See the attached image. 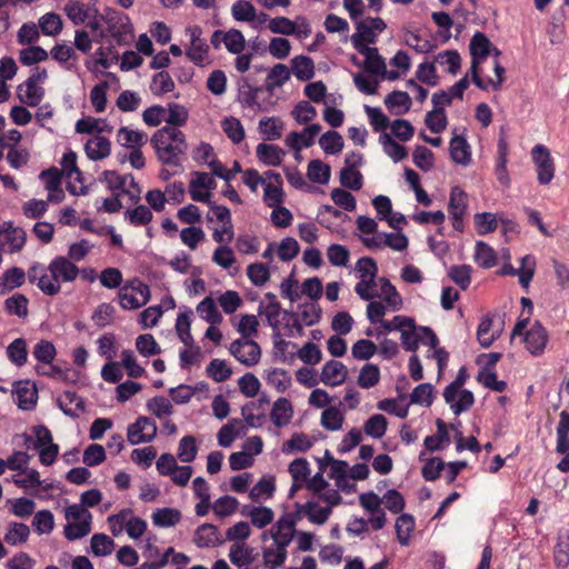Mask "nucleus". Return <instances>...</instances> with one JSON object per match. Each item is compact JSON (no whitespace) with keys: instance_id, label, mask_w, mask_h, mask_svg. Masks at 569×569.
<instances>
[{"instance_id":"1","label":"nucleus","mask_w":569,"mask_h":569,"mask_svg":"<svg viewBox=\"0 0 569 569\" xmlns=\"http://www.w3.org/2000/svg\"><path fill=\"white\" fill-rule=\"evenodd\" d=\"M150 142L162 164L181 167L188 143L180 129L162 127L152 134Z\"/></svg>"},{"instance_id":"2","label":"nucleus","mask_w":569,"mask_h":569,"mask_svg":"<svg viewBox=\"0 0 569 569\" xmlns=\"http://www.w3.org/2000/svg\"><path fill=\"white\" fill-rule=\"evenodd\" d=\"M355 272L359 279L355 292L360 299L372 300L377 298L379 296V279H377L378 266L376 261L370 257L360 258L355 266Z\"/></svg>"},{"instance_id":"3","label":"nucleus","mask_w":569,"mask_h":569,"mask_svg":"<svg viewBox=\"0 0 569 569\" xmlns=\"http://www.w3.org/2000/svg\"><path fill=\"white\" fill-rule=\"evenodd\" d=\"M66 525L63 535L69 541L82 539L91 532L92 515L80 505L73 503L64 508Z\"/></svg>"},{"instance_id":"4","label":"nucleus","mask_w":569,"mask_h":569,"mask_svg":"<svg viewBox=\"0 0 569 569\" xmlns=\"http://www.w3.org/2000/svg\"><path fill=\"white\" fill-rule=\"evenodd\" d=\"M106 26V37L110 36L117 44H127L132 39V24L129 17L116 9L107 8L100 13Z\"/></svg>"},{"instance_id":"5","label":"nucleus","mask_w":569,"mask_h":569,"mask_svg":"<svg viewBox=\"0 0 569 569\" xmlns=\"http://www.w3.org/2000/svg\"><path fill=\"white\" fill-rule=\"evenodd\" d=\"M469 50L472 58L470 72L472 76L473 83L479 89H487L486 81L479 76V64L490 54L492 51L496 57L500 54V51L496 48H491V42L487 36L482 32H476L469 43Z\"/></svg>"},{"instance_id":"6","label":"nucleus","mask_w":569,"mask_h":569,"mask_svg":"<svg viewBox=\"0 0 569 569\" xmlns=\"http://www.w3.org/2000/svg\"><path fill=\"white\" fill-rule=\"evenodd\" d=\"M299 521V513L287 512L282 515L270 529L261 535V540L266 542L268 539L289 547L297 536V523Z\"/></svg>"},{"instance_id":"7","label":"nucleus","mask_w":569,"mask_h":569,"mask_svg":"<svg viewBox=\"0 0 569 569\" xmlns=\"http://www.w3.org/2000/svg\"><path fill=\"white\" fill-rule=\"evenodd\" d=\"M150 297L149 286L139 279L129 281L118 292L119 303L126 310H136L146 306Z\"/></svg>"},{"instance_id":"8","label":"nucleus","mask_w":569,"mask_h":569,"mask_svg":"<svg viewBox=\"0 0 569 569\" xmlns=\"http://www.w3.org/2000/svg\"><path fill=\"white\" fill-rule=\"evenodd\" d=\"M386 28L387 26L381 18H367L357 21V31L351 36L353 48L357 50L362 47H369L368 44L370 43H375L378 34Z\"/></svg>"},{"instance_id":"9","label":"nucleus","mask_w":569,"mask_h":569,"mask_svg":"<svg viewBox=\"0 0 569 569\" xmlns=\"http://www.w3.org/2000/svg\"><path fill=\"white\" fill-rule=\"evenodd\" d=\"M401 342L406 350L415 351L418 349L419 342H422L430 348H436L439 343V340L430 328H417L415 320L412 319V326L405 327L401 331Z\"/></svg>"},{"instance_id":"10","label":"nucleus","mask_w":569,"mask_h":569,"mask_svg":"<svg viewBox=\"0 0 569 569\" xmlns=\"http://www.w3.org/2000/svg\"><path fill=\"white\" fill-rule=\"evenodd\" d=\"M190 38V44L186 50V54L190 61L197 66H204L209 62V46L203 39L202 29L199 26H190L186 29Z\"/></svg>"},{"instance_id":"11","label":"nucleus","mask_w":569,"mask_h":569,"mask_svg":"<svg viewBox=\"0 0 569 569\" xmlns=\"http://www.w3.org/2000/svg\"><path fill=\"white\" fill-rule=\"evenodd\" d=\"M158 427L156 422L146 416L139 417L127 428V439L130 445L149 443L157 437Z\"/></svg>"},{"instance_id":"12","label":"nucleus","mask_w":569,"mask_h":569,"mask_svg":"<svg viewBox=\"0 0 569 569\" xmlns=\"http://www.w3.org/2000/svg\"><path fill=\"white\" fill-rule=\"evenodd\" d=\"M28 280L36 284L44 295L56 296L60 292L61 286L52 273L41 263H33L28 269Z\"/></svg>"},{"instance_id":"13","label":"nucleus","mask_w":569,"mask_h":569,"mask_svg":"<svg viewBox=\"0 0 569 569\" xmlns=\"http://www.w3.org/2000/svg\"><path fill=\"white\" fill-rule=\"evenodd\" d=\"M360 506L370 513V527L373 530H380L386 526V512L381 508L382 497H379L373 491L363 492L359 496Z\"/></svg>"},{"instance_id":"14","label":"nucleus","mask_w":569,"mask_h":569,"mask_svg":"<svg viewBox=\"0 0 569 569\" xmlns=\"http://www.w3.org/2000/svg\"><path fill=\"white\" fill-rule=\"evenodd\" d=\"M466 129L455 128L449 142L451 160L462 167H468L472 161L471 146L465 137Z\"/></svg>"},{"instance_id":"15","label":"nucleus","mask_w":569,"mask_h":569,"mask_svg":"<svg viewBox=\"0 0 569 569\" xmlns=\"http://www.w3.org/2000/svg\"><path fill=\"white\" fill-rule=\"evenodd\" d=\"M361 242L371 250L389 247L395 251H403L408 247V238L401 232H382L372 237H361Z\"/></svg>"},{"instance_id":"16","label":"nucleus","mask_w":569,"mask_h":569,"mask_svg":"<svg viewBox=\"0 0 569 569\" xmlns=\"http://www.w3.org/2000/svg\"><path fill=\"white\" fill-rule=\"evenodd\" d=\"M557 446L556 451L565 455L558 462L557 468L561 472L569 471V411L562 410L559 415V422L557 426Z\"/></svg>"},{"instance_id":"17","label":"nucleus","mask_w":569,"mask_h":569,"mask_svg":"<svg viewBox=\"0 0 569 569\" xmlns=\"http://www.w3.org/2000/svg\"><path fill=\"white\" fill-rule=\"evenodd\" d=\"M230 353L247 367L257 365L261 357L260 346L250 339L234 340L229 348Z\"/></svg>"},{"instance_id":"18","label":"nucleus","mask_w":569,"mask_h":569,"mask_svg":"<svg viewBox=\"0 0 569 569\" xmlns=\"http://www.w3.org/2000/svg\"><path fill=\"white\" fill-rule=\"evenodd\" d=\"M532 161L537 166V179L540 184H548L555 177V164L549 150L537 144L531 151Z\"/></svg>"},{"instance_id":"19","label":"nucleus","mask_w":569,"mask_h":569,"mask_svg":"<svg viewBox=\"0 0 569 569\" xmlns=\"http://www.w3.org/2000/svg\"><path fill=\"white\" fill-rule=\"evenodd\" d=\"M467 210V193L459 187L450 190L448 211L455 230L462 231L463 216Z\"/></svg>"},{"instance_id":"20","label":"nucleus","mask_w":569,"mask_h":569,"mask_svg":"<svg viewBox=\"0 0 569 569\" xmlns=\"http://www.w3.org/2000/svg\"><path fill=\"white\" fill-rule=\"evenodd\" d=\"M39 179L48 191L47 199L51 203H59L64 199V191L61 188L62 173L57 168L43 170Z\"/></svg>"},{"instance_id":"21","label":"nucleus","mask_w":569,"mask_h":569,"mask_svg":"<svg viewBox=\"0 0 569 569\" xmlns=\"http://www.w3.org/2000/svg\"><path fill=\"white\" fill-rule=\"evenodd\" d=\"M321 130V126L318 123H312L306 127L302 131L290 132L284 140L287 147L297 153L300 152L303 148H309L315 143V138Z\"/></svg>"},{"instance_id":"22","label":"nucleus","mask_w":569,"mask_h":569,"mask_svg":"<svg viewBox=\"0 0 569 569\" xmlns=\"http://www.w3.org/2000/svg\"><path fill=\"white\" fill-rule=\"evenodd\" d=\"M48 270L54 276L58 283H60V281L71 282L77 279L80 272L79 268L71 260L62 256L52 259L48 266Z\"/></svg>"},{"instance_id":"23","label":"nucleus","mask_w":569,"mask_h":569,"mask_svg":"<svg viewBox=\"0 0 569 569\" xmlns=\"http://www.w3.org/2000/svg\"><path fill=\"white\" fill-rule=\"evenodd\" d=\"M12 391L20 409L31 410L34 408L38 400V390L33 382L30 380L17 381Z\"/></svg>"},{"instance_id":"24","label":"nucleus","mask_w":569,"mask_h":569,"mask_svg":"<svg viewBox=\"0 0 569 569\" xmlns=\"http://www.w3.org/2000/svg\"><path fill=\"white\" fill-rule=\"evenodd\" d=\"M523 342L532 356H540L548 342L547 330L539 321H536L525 333Z\"/></svg>"},{"instance_id":"25","label":"nucleus","mask_w":569,"mask_h":569,"mask_svg":"<svg viewBox=\"0 0 569 569\" xmlns=\"http://www.w3.org/2000/svg\"><path fill=\"white\" fill-rule=\"evenodd\" d=\"M263 566L267 569H279L281 568L288 557V548L272 541L270 545H266L261 549Z\"/></svg>"},{"instance_id":"26","label":"nucleus","mask_w":569,"mask_h":569,"mask_svg":"<svg viewBox=\"0 0 569 569\" xmlns=\"http://www.w3.org/2000/svg\"><path fill=\"white\" fill-rule=\"evenodd\" d=\"M241 515L249 518L252 526L258 529L266 528L274 518L273 510L266 506L244 505L241 508Z\"/></svg>"},{"instance_id":"27","label":"nucleus","mask_w":569,"mask_h":569,"mask_svg":"<svg viewBox=\"0 0 569 569\" xmlns=\"http://www.w3.org/2000/svg\"><path fill=\"white\" fill-rule=\"evenodd\" d=\"M295 507L296 511L293 513H299V520L302 516H306L308 520L315 525H323L331 513L330 507H319L313 501L306 503L297 502Z\"/></svg>"},{"instance_id":"28","label":"nucleus","mask_w":569,"mask_h":569,"mask_svg":"<svg viewBox=\"0 0 569 569\" xmlns=\"http://www.w3.org/2000/svg\"><path fill=\"white\" fill-rule=\"evenodd\" d=\"M347 367L337 360H330L325 363L321 370V381L331 387L340 386L347 378Z\"/></svg>"},{"instance_id":"29","label":"nucleus","mask_w":569,"mask_h":569,"mask_svg":"<svg viewBox=\"0 0 569 569\" xmlns=\"http://www.w3.org/2000/svg\"><path fill=\"white\" fill-rule=\"evenodd\" d=\"M17 96L22 104L37 107L44 97V89L41 86L24 80L17 87Z\"/></svg>"},{"instance_id":"30","label":"nucleus","mask_w":569,"mask_h":569,"mask_svg":"<svg viewBox=\"0 0 569 569\" xmlns=\"http://www.w3.org/2000/svg\"><path fill=\"white\" fill-rule=\"evenodd\" d=\"M254 549L246 542L232 543L229 549V559L238 568H248L254 560Z\"/></svg>"},{"instance_id":"31","label":"nucleus","mask_w":569,"mask_h":569,"mask_svg":"<svg viewBox=\"0 0 569 569\" xmlns=\"http://www.w3.org/2000/svg\"><path fill=\"white\" fill-rule=\"evenodd\" d=\"M6 228L1 230L0 237L8 244L10 252L20 251L26 243V231L22 228L13 227L12 222H4Z\"/></svg>"},{"instance_id":"32","label":"nucleus","mask_w":569,"mask_h":569,"mask_svg":"<svg viewBox=\"0 0 569 569\" xmlns=\"http://www.w3.org/2000/svg\"><path fill=\"white\" fill-rule=\"evenodd\" d=\"M446 403L449 405L450 409L456 416L468 411L475 403L473 393L467 389H457L451 393L449 399L443 398Z\"/></svg>"},{"instance_id":"33","label":"nucleus","mask_w":569,"mask_h":569,"mask_svg":"<svg viewBox=\"0 0 569 569\" xmlns=\"http://www.w3.org/2000/svg\"><path fill=\"white\" fill-rule=\"evenodd\" d=\"M193 541L199 548H209L222 543L218 528L211 523L199 526L194 532Z\"/></svg>"},{"instance_id":"34","label":"nucleus","mask_w":569,"mask_h":569,"mask_svg":"<svg viewBox=\"0 0 569 569\" xmlns=\"http://www.w3.org/2000/svg\"><path fill=\"white\" fill-rule=\"evenodd\" d=\"M385 106L393 116H402L411 108V98L405 91H393L386 96Z\"/></svg>"},{"instance_id":"35","label":"nucleus","mask_w":569,"mask_h":569,"mask_svg":"<svg viewBox=\"0 0 569 569\" xmlns=\"http://www.w3.org/2000/svg\"><path fill=\"white\" fill-rule=\"evenodd\" d=\"M84 150L90 160L98 161L109 157L111 143L108 138L98 134L87 141Z\"/></svg>"},{"instance_id":"36","label":"nucleus","mask_w":569,"mask_h":569,"mask_svg":"<svg viewBox=\"0 0 569 569\" xmlns=\"http://www.w3.org/2000/svg\"><path fill=\"white\" fill-rule=\"evenodd\" d=\"M256 154L263 164L278 167L281 164L286 152L277 144L259 143Z\"/></svg>"},{"instance_id":"37","label":"nucleus","mask_w":569,"mask_h":569,"mask_svg":"<svg viewBox=\"0 0 569 569\" xmlns=\"http://www.w3.org/2000/svg\"><path fill=\"white\" fill-rule=\"evenodd\" d=\"M64 12L73 24L79 26L90 19L92 13H97V9L89 8L78 0H70L64 4Z\"/></svg>"},{"instance_id":"38","label":"nucleus","mask_w":569,"mask_h":569,"mask_svg":"<svg viewBox=\"0 0 569 569\" xmlns=\"http://www.w3.org/2000/svg\"><path fill=\"white\" fill-rule=\"evenodd\" d=\"M293 416V409L290 401L286 398H279L274 401L270 419L276 427L282 428L290 423Z\"/></svg>"},{"instance_id":"39","label":"nucleus","mask_w":569,"mask_h":569,"mask_svg":"<svg viewBox=\"0 0 569 569\" xmlns=\"http://www.w3.org/2000/svg\"><path fill=\"white\" fill-rule=\"evenodd\" d=\"M357 51L365 57V70L371 74L380 76L385 72L386 61L375 47H362Z\"/></svg>"},{"instance_id":"40","label":"nucleus","mask_w":569,"mask_h":569,"mask_svg":"<svg viewBox=\"0 0 569 569\" xmlns=\"http://www.w3.org/2000/svg\"><path fill=\"white\" fill-rule=\"evenodd\" d=\"M58 405L64 415L73 418L84 411L83 399L73 391H64L58 398Z\"/></svg>"},{"instance_id":"41","label":"nucleus","mask_w":569,"mask_h":569,"mask_svg":"<svg viewBox=\"0 0 569 569\" xmlns=\"http://www.w3.org/2000/svg\"><path fill=\"white\" fill-rule=\"evenodd\" d=\"M117 141L124 148L136 149L147 143L148 136L143 131L121 127L117 133Z\"/></svg>"},{"instance_id":"42","label":"nucleus","mask_w":569,"mask_h":569,"mask_svg":"<svg viewBox=\"0 0 569 569\" xmlns=\"http://www.w3.org/2000/svg\"><path fill=\"white\" fill-rule=\"evenodd\" d=\"M246 428L238 419H232L227 425L222 426L218 432V443L223 448H229L237 437L242 436Z\"/></svg>"},{"instance_id":"43","label":"nucleus","mask_w":569,"mask_h":569,"mask_svg":"<svg viewBox=\"0 0 569 569\" xmlns=\"http://www.w3.org/2000/svg\"><path fill=\"white\" fill-rule=\"evenodd\" d=\"M290 79V70L286 64L278 63L267 74L264 89L270 96L274 89L283 86Z\"/></svg>"},{"instance_id":"44","label":"nucleus","mask_w":569,"mask_h":569,"mask_svg":"<svg viewBox=\"0 0 569 569\" xmlns=\"http://www.w3.org/2000/svg\"><path fill=\"white\" fill-rule=\"evenodd\" d=\"M284 128L283 121L278 117H266L259 121V132L264 140L274 141L281 138Z\"/></svg>"},{"instance_id":"45","label":"nucleus","mask_w":569,"mask_h":569,"mask_svg":"<svg viewBox=\"0 0 569 569\" xmlns=\"http://www.w3.org/2000/svg\"><path fill=\"white\" fill-rule=\"evenodd\" d=\"M28 272L26 273L22 268L12 267L6 270L0 277V292L4 293L16 288H20L24 281Z\"/></svg>"},{"instance_id":"46","label":"nucleus","mask_w":569,"mask_h":569,"mask_svg":"<svg viewBox=\"0 0 569 569\" xmlns=\"http://www.w3.org/2000/svg\"><path fill=\"white\" fill-rule=\"evenodd\" d=\"M378 287L380 290L377 298H382L393 311L400 310L403 302L396 287L387 278H379Z\"/></svg>"},{"instance_id":"47","label":"nucleus","mask_w":569,"mask_h":569,"mask_svg":"<svg viewBox=\"0 0 569 569\" xmlns=\"http://www.w3.org/2000/svg\"><path fill=\"white\" fill-rule=\"evenodd\" d=\"M473 260L479 267L490 269L497 263V253L493 248L486 242L477 241L475 246Z\"/></svg>"},{"instance_id":"48","label":"nucleus","mask_w":569,"mask_h":569,"mask_svg":"<svg viewBox=\"0 0 569 569\" xmlns=\"http://www.w3.org/2000/svg\"><path fill=\"white\" fill-rule=\"evenodd\" d=\"M30 536V529L27 525L11 521L7 526L3 540L10 546L24 543Z\"/></svg>"},{"instance_id":"49","label":"nucleus","mask_w":569,"mask_h":569,"mask_svg":"<svg viewBox=\"0 0 569 569\" xmlns=\"http://www.w3.org/2000/svg\"><path fill=\"white\" fill-rule=\"evenodd\" d=\"M379 142L382 146L383 152L395 162H399L407 158L408 151L406 147L395 141L389 133L382 132L379 137Z\"/></svg>"},{"instance_id":"50","label":"nucleus","mask_w":569,"mask_h":569,"mask_svg":"<svg viewBox=\"0 0 569 569\" xmlns=\"http://www.w3.org/2000/svg\"><path fill=\"white\" fill-rule=\"evenodd\" d=\"M166 113V127H173L179 129L180 127L184 126L189 119L188 109L184 106L176 102L168 103Z\"/></svg>"},{"instance_id":"51","label":"nucleus","mask_w":569,"mask_h":569,"mask_svg":"<svg viewBox=\"0 0 569 569\" xmlns=\"http://www.w3.org/2000/svg\"><path fill=\"white\" fill-rule=\"evenodd\" d=\"M291 69L300 81H307L315 76V63L310 57L298 56L291 60Z\"/></svg>"},{"instance_id":"52","label":"nucleus","mask_w":569,"mask_h":569,"mask_svg":"<svg viewBox=\"0 0 569 569\" xmlns=\"http://www.w3.org/2000/svg\"><path fill=\"white\" fill-rule=\"evenodd\" d=\"M181 512L176 508H160L152 513V522L156 527H173L181 520Z\"/></svg>"},{"instance_id":"53","label":"nucleus","mask_w":569,"mask_h":569,"mask_svg":"<svg viewBox=\"0 0 569 569\" xmlns=\"http://www.w3.org/2000/svg\"><path fill=\"white\" fill-rule=\"evenodd\" d=\"M398 542L401 546H408L410 543L411 532L415 529V519L409 513L400 515L395 525Z\"/></svg>"},{"instance_id":"54","label":"nucleus","mask_w":569,"mask_h":569,"mask_svg":"<svg viewBox=\"0 0 569 569\" xmlns=\"http://www.w3.org/2000/svg\"><path fill=\"white\" fill-rule=\"evenodd\" d=\"M147 410L158 419H164L173 413L171 401L162 396L150 398L146 403Z\"/></svg>"},{"instance_id":"55","label":"nucleus","mask_w":569,"mask_h":569,"mask_svg":"<svg viewBox=\"0 0 569 569\" xmlns=\"http://www.w3.org/2000/svg\"><path fill=\"white\" fill-rule=\"evenodd\" d=\"M313 446L311 438L305 433H293L289 440L282 445V452L292 455L295 452H306Z\"/></svg>"},{"instance_id":"56","label":"nucleus","mask_w":569,"mask_h":569,"mask_svg":"<svg viewBox=\"0 0 569 569\" xmlns=\"http://www.w3.org/2000/svg\"><path fill=\"white\" fill-rule=\"evenodd\" d=\"M264 379L270 387L281 393L291 386V377L283 369L272 368L266 371Z\"/></svg>"},{"instance_id":"57","label":"nucleus","mask_w":569,"mask_h":569,"mask_svg":"<svg viewBox=\"0 0 569 569\" xmlns=\"http://www.w3.org/2000/svg\"><path fill=\"white\" fill-rule=\"evenodd\" d=\"M29 300L22 293H14L4 300V309L8 315L18 318H26L28 316Z\"/></svg>"},{"instance_id":"58","label":"nucleus","mask_w":569,"mask_h":569,"mask_svg":"<svg viewBox=\"0 0 569 569\" xmlns=\"http://www.w3.org/2000/svg\"><path fill=\"white\" fill-rule=\"evenodd\" d=\"M38 27L44 36L56 37L61 32L63 24L59 14L48 12L39 18Z\"/></svg>"},{"instance_id":"59","label":"nucleus","mask_w":569,"mask_h":569,"mask_svg":"<svg viewBox=\"0 0 569 569\" xmlns=\"http://www.w3.org/2000/svg\"><path fill=\"white\" fill-rule=\"evenodd\" d=\"M7 356L9 360L17 367L24 366L28 360V349L26 340L23 338L14 339L7 347Z\"/></svg>"},{"instance_id":"60","label":"nucleus","mask_w":569,"mask_h":569,"mask_svg":"<svg viewBox=\"0 0 569 569\" xmlns=\"http://www.w3.org/2000/svg\"><path fill=\"white\" fill-rule=\"evenodd\" d=\"M276 490L274 479L272 477H262L249 491V498L252 501L269 499Z\"/></svg>"},{"instance_id":"61","label":"nucleus","mask_w":569,"mask_h":569,"mask_svg":"<svg viewBox=\"0 0 569 569\" xmlns=\"http://www.w3.org/2000/svg\"><path fill=\"white\" fill-rule=\"evenodd\" d=\"M319 144L327 154L340 153L345 146L342 136L335 130L325 132L319 139Z\"/></svg>"},{"instance_id":"62","label":"nucleus","mask_w":569,"mask_h":569,"mask_svg":"<svg viewBox=\"0 0 569 569\" xmlns=\"http://www.w3.org/2000/svg\"><path fill=\"white\" fill-rule=\"evenodd\" d=\"M124 220L134 227L147 226L151 222L153 214L151 210L143 204H139L133 209H128L123 213Z\"/></svg>"},{"instance_id":"63","label":"nucleus","mask_w":569,"mask_h":569,"mask_svg":"<svg viewBox=\"0 0 569 569\" xmlns=\"http://www.w3.org/2000/svg\"><path fill=\"white\" fill-rule=\"evenodd\" d=\"M239 507V501L232 496H222L212 502V511L218 518L232 516Z\"/></svg>"},{"instance_id":"64","label":"nucleus","mask_w":569,"mask_h":569,"mask_svg":"<svg viewBox=\"0 0 569 569\" xmlns=\"http://www.w3.org/2000/svg\"><path fill=\"white\" fill-rule=\"evenodd\" d=\"M198 455V445L193 436H184L180 439L177 458L183 463L192 462Z\"/></svg>"}]
</instances>
